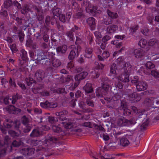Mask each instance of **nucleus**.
I'll return each instance as SVG.
<instances>
[{"mask_svg":"<svg viewBox=\"0 0 159 159\" xmlns=\"http://www.w3.org/2000/svg\"><path fill=\"white\" fill-rule=\"evenodd\" d=\"M57 140V139L55 137H50L47 140V142L46 143L43 144L42 145L39 146L37 148L36 150V152L42 151L48 152L49 153V154L48 156L52 155V152L53 150L50 148L49 146L48 147V144L47 143H48L49 142H54L56 141Z\"/></svg>","mask_w":159,"mask_h":159,"instance_id":"1","label":"nucleus"},{"mask_svg":"<svg viewBox=\"0 0 159 159\" xmlns=\"http://www.w3.org/2000/svg\"><path fill=\"white\" fill-rule=\"evenodd\" d=\"M21 144V142L20 141L16 140H14L12 143L11 145L13 147H19Z\"/></svg>","mask_w":159,"mask_h":159,"instance_id":"46","label":"nucleus"},{"mask_svg":"<svg viewBox=\"0 0 159 159\" xmlns=\"http://www.w3.org/2000/svg\"><path fill=\"white\" fill-rule=\"evenodd\" d=\"M85 56L88 58H91L92 56V49L90 48H87L85 50Z\"/></svg>","mask_w":159,"mask_h":159,"instance_id":"32","label":"nucleus"},{"mask_svg":"<svg viewBox=\"0 0 159 159\" xmlns=\"http://www.w3.org/2000/svg\"><path fill=\"white\" fill-rule=\"evenodd\" d=\"M123 115L125 116H129L131 114V111L128 108L123 110Z\"/></svg>","mask_w":159,"mask_h":159,"instance_id":"60","label":"nucleus"},{"mask_svg":"<svg viewBox=\"0 0 159 159\" xmlns=\"http://www.w3.org/2000/svg\"><path fill=\"white\" fill-rule=\"evenodd\" d=\"M55 53H53L52 52H48L47 53L46 55H44V56L45 57L46 55H47V57L48 59H49V60L50 59H51L53 58L54 56L55 55Z\"/></svg>","mask_w":159,"mask_h":159,"instance_id":"57","label":"nucleus"},{"mask_svg":"<svg viewBox=\"0 0 159 159\" xmlns=\"http://www.w3.org/2000/svg\"><path fill=\"white\" fill-rule=\"evenodd\" d=\"M17 131L12 130H10L8 131V134L12 137L16 138L19 137L21 133L20 130H17Z\"/></svg>","mask_w":159,"mask_h":159,"instance_id":"15","label":"nucleus"},{"mask_svg":"<svg viewBox=\"0 0 159 159\" xmlns=\"http://www.w3.org/2000/svg\"><path fill=\"white\" fill-rule=\"evenodd\" d=\"M67 49V46L65 44L59 46L56 48V50L58 54L60 52L62 54L65 53Z\"/></svg>","mask_w":159,"mask_h":159,"instance_id":"16","label":"nucleus"},{"mask_svg":"<svg viewBox=\"0 0 159 159\" xmlns=\"http://www.w3.org/2000/svg\"><path fill=\"white\" fill-rule=\"evenodd\" d=\"M103 23L106 25H109L112 23L111 19L109 17H106L103 20Z\"/></svg>","mask_w":159,"mask_h":159,"instance_id":"49","label":"nucleus"},{"mask_svg":"<svg viewBox=\"0 0 159 159\" xmlns=\"http://www.w3.org/2000/svg\"><path fill=\"white\" fill-rule=\"evenodd\" d=\"M86 22L91 30L94 29L95 27L96 23L95 19L93 17H90L86 20Z\"/></svg>","mask_w":159,"mask_h":159,"instance_id":"12","label":"nucleus"},{"mask_svg":"<svg viewBox=\"0 0 159 159\" xmlns=\"http://www.w3.org/2000/svg\"><path fill=\"white\" fill-rule=\"evenodd\" d=\"M75 30L74 28H72L70 30L67 31L66 33V35L69 38L70 40L71 41H73V37L74 34L73 33L75 32Z\"/></svg>","mask_w":159,"mask_h":159,"instance_id":"30","label":"nucleus"},{"mask_svg":"<svg viewBox=\"0 0 159 159\" xmlns=\"http://www.w3.org/2000/svg\"><path fill=\"white\" fill-rule=\"evenodd\" d=\"M149 123V119L147 118L143 122L142 125H141V129L142 130H145L146 127L148 126V125Z\"/></svg>","mask_w":159,"mask_h":159,"instance_id":"33","label":"nucleus"},{"mask_svg":"<svg viewBox=\"0 0 159 159\" xmlns=\"http://www.w3.org/2000/svg\"><path fill=\"white\" fill-rule=\"evenodd\" d=\"M41 107L44 108H54L57 107V104L56 102H49L47 101L44 102L40 103Z\"/></svg>","mask_w":159,"mask_h":159,"instance_id":"5","label":"nucleus"},{"mask_svg":"<svg viewBox=\"0 0 159 159\" xmlns=\"http://www.w3.org/2000/svg\"><path fill=\"white\" fill-rule=\"evenodd\" d=\"M13 4L15 7H16L18 10H20L21 9V4L18 1L15 0L13 2Z\"/></svg>","mask_w":159,"mask_h":159,"instance_id":"62","label":"nucleus"},{"mask_svg":"<svg viewBox=\"0 0 159 159\" xmlns=\"http://www.w3.org/2000/svg\"><path fill=\"white\" fill-rule=\"evenodd\" d=\"M38 51L39 52L37 54V57H36V60L39 62L44 57L42 55V54L43 53V50H39Z\"/></svg>","mask_w":159,"mask_h":159,"instance_id":"35","label":"nucleus"},{"mask_svg":"<svg viewBox=\"0 0 159 159\" xmlns=\"http://www.w3.org/2000/svg\"><path fill=\"white\" fill-rule=\"evenodd\" d=\"M19 61H20L19 64H20V71H23L26 66L25 64L26 63V60H19Z\"/></svg>","mask_w":159,"mask_h":159,"instance_id":"42","label":"nucleus"},{"mask_svg":"<svg viewBox=\"0 0 159 159\" xmlns=\"http://www.w3.org/2000/svg\"><path fill=\"white\" fill-rule=\"evenodd\" d=\"M79 106L83 112L86 108V105L85 103L83 101H81L79 103Z\"/></svg>","mask_w":159,"mask_h":159,"instance_id":"51","label":"nucleus"},{"mask_svg":"<svg viewBox=\"0 0 159 159\" xmlns=\"http://www.w3.org/2000/svg\"><path fill=\"white\" fill-rule=\"evenodd\" d=\"M21 122L24 125L29 124V121L28 118L24 116L21 118Z\"/></svg>","mask_w":159,"mask_h":159,"instance_id":"45","label":"nucleus"},{"mask_svg":"<svg viewBox=\"0 0 159 159\" xmlns=\"http://www.w3.org/2000/svg\"><path fill=\"white\" fill-rule=\"evenodd\" d=\"M102 85H107V86L110 87V81L107 78H103L102 79Z\"/></svg>","mask_w":159,"mask_h":159,"instance_id":"38","label":"nucleus"},{"mask_svg":"<svg viewBox=\"0 0 159 159\" xmlns=\"http://www.w3.org/2000/svg\"><path fill=\"white\" fill-rule=\"evenodd\" d=\"M22 98L21 95L17 93L15 95H14L12 96V103L14 104L19 99Z\"/></svg>","mask_w":159,"mask_h":159,"instance_id":"31","label":"nucleus"},{"mask_svg":"<svg viewBox=\"0 0 159 159\" xmlns=\"http://www.w3.org/2000/svg\"><path fill=\"white\" fill-rule=\"evenodd\" d=\"M70 48L72 49L71 51L75 52L77 57L79 55V53L81 50V48L80 45H78L75 46L74 45H72L70 46Z\"/></svg>","mask_w":159,"mask_h":159,"instance_id":"17","label":"nucleus"},{"mask_svg":"<svg viewBox=\"0 0 159 159\" xmlns=\"http://www.w3.org/2000/svg\"><path fill=\"white\" fill-rule=\"evenodd\" d=\"M20 56L21 58L23 60H26L28 59L27 52L24 49H22L21 51Z\"/></svg>","mask_w":159,"mask_h":159,"instance_id":"29","label":"nucleus"},{"mask_svg":"<svg viewBox=\"0 0 159 159\" xmlns=\"http://www.w3.org/2000/svg\"><path fill=\"white\" fill-rule=\"evenodd\" d=\"M45 77V73L43 70H39L36 72L35 77L39 81H40L42 80Z\"/></svg>","mask_w":159,"mask_h":159,"instance_id":"8","label":"nucleus"},{"mask_svg":"<svg viewBox=\"0 0 159 159\" xmlns=\"http://www.w3.org/2000/svg\"><path fill=\"white\" fill-rule=\"evenodd\" d=\"M107 13L109 16L112 18L116 19L117 18L118 16L117 13L112 12L109 10H107Z\"/></svg>","mask_w":159,"mask_h":159,"instance_id":"40","label":"nucleus"},{"mask_svg":"<svg viewBox=\"0 0 159 159\" xmlns=\"http://www.w3.org/2000/svg\"><path fill=\"white\" fill-rule=\"evenodd\" d=\"M49 37L47 33L44 32L43 33V39L44 41L46 42L47 43L49 40Z\"/></svg>","mask_w":159,"mask_h":159,"instance_id":"64","label":"nucleus"},{"mask_svg":"<svg viewBox=\"0 0 159 159\" xmlns=\"http://www.w3.org/2000/svg\"><path fill=\"white\" fill-rule=\"evenodd\" d=\"M25 81H26L27 84L28 86H30L32 84L35 83L36 82L35 80L30 77L26 78Z\"/></svg>","mask_w":159,"mask_h":159,"instance_id":"39","label":"nucleus"},{"mask_svg":"<svg viewBox=\"0 0 159 159\" xmlns=\"http://www.w3.org/2000/svg\"><path fill=\"white\" fill-rule=\"evenodd\" d=\"M52 10L53 15L57 17L61 13V9L56 7H54L52 9Z\"/></svg>","mask_w":159,"mask_h":159,"instance_id":"26","label":"nucleus"},{"mask_svg":"<svg viewBox=\"0 0 159 159\" xmlns=\"http://www.w3.org/2000/svg\"><path fill=\"white\" fill-rule=\"evenodd\" d=\"M40 46L42 49V50H43V54L45 55L49 49L48 44L45 42H42L40 43Z\"/></svg>","mask_w":159,"mask_h":159,"instance_id":"22","label":"nucleus"},{"mask_svg":"<svg viewBox=\"0 0 159 159\" xmlns=\"http://www.w3.org/2000/svg\"><path fill=\"white\" fill-rule=\"evenodd\" d=\"M154 103V98L151 97L146 98L143 102V104L147 107H156L154 106H155Z\"/></svg>","mask_w":159,"mask_h":159,"instance_id":"6","label":"nucleus"},{"mask_svg":"<svg viewBox=\"0 0 159 159\" xmlns=\"http://www.w3.org/2000/svg\"><path fill=\"white\" fill-rule=\"evenodd\" d=\"M136 123V120L134 118H132L129 120L127 119V126H129L131 125H134Z\"/></svg>","mask_w":159,"mask_h":159,"instance_id":"47","label":"nucleus"},{"mask_svg":"<svg viewBox=\"0 0 159 159\" xmlns=\"http://www.w3.org/2000/svg\"><path fill=\"white\" fill-rule=\"evenodd\" d=\"M147 42L146 40L141 39L139 43V45L142 48L144 47L147 44Z\"/></svg>","mask_w":159,"mask_h":159,"instance_id":"53","label":"nucleus"},{"mask_svg":"<svg viewBox=\"0 0 159 159\" xmlns=\"http://www.w3.org/2000/svg\"><path fill=\"white\" fill-rule=\"evenodd\" d=\"M9 109L10 110L9 112L11 113L15 114H18L20 113L21 111L20 109L16 108L15 106L12 105H10Z\"/></svg>","mask_w":159,"mask_h":159,"instance_id":"18","label":"nucleus"},{"mask_svg":"<svg viewBox=\"0 0 159 159\" xmlns=\"http://www.w3.org/2000/svg\"><path fill=\"white\" fill-rule=\"evenodd\" d=\"M48 119V121L51 124L55 123L57 122L58 120L57 118H55L52 116H49Z\"/></svg>","mask_w":159,"mask_h":159,"instance_id":"52","label":"nucleus"},{"mask_svg":"<svg viewBox=\"0 0 159 159\" xmlns=\"http://www.w3.org/2000/svg\"><path fill=\"white\" fill-rule=\"evenodd\" d=\"M137 90L138 91H141L147 89L148 85L146 82L140 81L135 85Z\"/></svg>","mask_w":159,"mask_h":159,"instance_id":"7","label":"nucleus"},{"mask_svg":"<svg viewBox=\"0 0 159 159\" xmlns=\"http://www.w3.org/2000/svg\"><path fill=\"white\" fill-rule=\"evenodd\" d=\"M120 108H121L123 110L127 108V104L126 102L123 100L121 101Z\"/></svg>","mask_w":159,"mask_h":159,"instance_id":"58","label":"nucleus"},{"mask_svg":"<svg viewBox=\"0 0 159 159\" xmlns=\"http://www.w3.org/2000/svg\"><path fill=\"white\" fill-rule=\"evenodd\" d=\"M145 66L146 68L149 69H151L155 67L154 64L151 61H148L145 64Z\"/></svg>","mask_w":159,"mask_h":159,"instance_id":"48","label":"nucleus"},{"mask_svg":"<svg viewBox=\"0 0 159 159\" xmlns=\"http://www.w3.org/2000/svg\"><path fill=\"white\" fill-rule=\"evenodd\" d=\"M117 90L116 87H113L111 89V91L114 95L117 96L118 98H120L123 95V92L121 89H119L116 92Z\"/></svg>","mask_w":159,"mask_h":159,"instance_id":"21","label":"nucleus"},{"mask_svg":"<svg viewBox=\"0 0 159 159\" xmlns=\"http://www.w3.org/2000/svg\"><path fill=\"white\" fill-rule=\"evenodd\" d=\"M59 16V20L63 23H65L67 21L66 16L64 14H61Z\"/></svg>","mask_w":159,"mask_h":159,"instance_id":"55","label":"nucleus"},{"mask_svg":"<svg viewBox=\"0 0 159 159\" xmlns=\"http://www.w3.org/2000/svg\"><path fill=\"white\" fill-rule=\"evenodd\" d=\"M20 10L21 13L23 15H27L31 11L30 9L27 5H25L21 7V9Z\"/></svg>","mask_w":159,"mask_h":159,"instance_id":"24","label":"nucleus"},{"mask_svg":"<svg viewBox=\"0 0 159 159\" xmlns=\"http://www.w3.org/2000/svg\"><path fill=\"white\" fill-rule=\"evenodd\" d=\"M61 64L60 61L57 59H54L52 61V65L54 67H58Z\"/></svg>","mask_w":159,"mask_h":159,"instance_id":"36","label":"nucleus"},{"mask_svg":"<svg viewBox=\"0 0 159 159\" xmlns=\"http://www.w3.org/2000/svg\"><path fill=\"white\" fill-rule=\"evenodd\" d=\"M129 75L123 73L119 77V80L124 83L128 82L129 81Z\"/></svg>","mask_w":159,"mask_h":159,"instance_id":"14","label":"nucleus"},{"mask_svg":"<svg viewBox=\"0 0 159 159\" xmlns=\"http://www.w3.org/2000/svg\"><path fill=\"white\" fill-rule=\"evenodd\" d=\"M28 148H25L21 149L20 150V152L21 153L25 156L28 155Z\"/></svg>","mask_w":159,"mask_h":159,"instance_id":"54","label":"nucleus"},{"mask_svg":"<svg viewBox=\"0 0 159 159\" xmlns=\"http://www.w3.org/2000/svg\"><path fill=\"white\" fill-rule=\"evenodd\" d=\"M97 9V8L96 6L90 5L86 8V11L89 13H95Z\"/></svg>","mask_w":159,"mask_h":159,"instance_id":"25","label":"nucleus"},{"mask_svg":"<svg viewBox=\"0 0 159 159\" xmlns=\"http://www.w3.org/2000/svg\"><path fill=\"white\" fill-rule=\"evenodd\" d=\"M149 49L146 50L140 48L135 49L134 50L133 53L136 58H139L143 57L145 55L146 52Z\"/></svg>","mask_w":159,"mask_h":159,"instance_id":"4","label":"nucleus"},{"mask_svg":"<svg viewBox=\"0 0 159 159\" xmlns=\"http://www.w3.org/2000/svg\"><path fill=\"white\" fill-rule=\"evenodd\" d=\"M32 127V125L30 124L24 125L22 128L23 132L24 133H28L31 130Z\"/></svg>","mask_w":159,"mask_h":159,"instance_id":"28","label":"nucleus"},{"mask_svg":"<svg viewBox=\"0 0 159 159\" xmlns=\"http://www.w3.org/2000/svg\"><path fill=\"white\" fill-rule=\"evenodd\" d=\"M18 34V37L20 43H22L24 40V37L25 35L23 31H20L17 33Z\"/></svg>","mask_w":159,"mask_h":159,"instance_id":"41","label":"nucleus"},{"mask_svg":"<svg viewBox=\"0 0 159 159\" xmlns=\"http://www.w3.org/2000/svg\"><path fill=\"white\" fill-rule=\"evenodd\" d=\"M76 41L75 42V44L76 45H77L81 43L82 42V36H80L79 37L76 36Z\"/></svg>","mask_w":159,"mask_h":159,"instance_id":"63","label":"nucleus"},{"mask_svg":"<svg viewBox=\"0 0 159 159\" xmlns=\"http://www.w3.org/2000/svg\"><path fill=\"white\" fill-rule=\"evenodd\" d=\"M5 121L7 123H5V127L7 129H10L13 127L16 130H20L19 128L21 123L20 121L17 120H16L13 121L9 119H6Z\"/></svg>","mask_w":159,"mask_h":159,"instance_id":"2","label":"nucleus"},{"mask_svg":"<svg viewBox=\"0 0 159 159\" xmlns=\"http://www.w3.org/2000/svg\"><path fill=\"white\" fill-rule=\"evenodd\" d=\"M39 62L40 64L46 66H48L50 64V61L49 59L45 57Z\"/></svg>","mask_w":159,"mask_h":159,"instance_id":"34","label":"nucleus"},{"mask_svg":"<svg viewBox=\"0 0 159 159\" xmlns=\"http://www.w3.org/2000/svg\"><path fill=\"white\" fill-rule=\"evenodd\" d=\"M42 135V132L39 128L34 129L30 134V136L32 138L39 137Z\"/></svg>","mask_w":159,"mask_h":159,"instance_id":"10","label":"nucleus"},{"mask_svg":"<svg viewBox=\"0 0 159 159\" xmlns=\"http://www.w3.org/2000/svg\"><path fill=\"white\" fill-rule=\"evenodd\" d=\"M118 29V27L116 25L109 26L107 29V32L109 34L115 33Z\"/></svg>","mask_w":159,"mask_h":159,"instance_id":"20","label":"nucleus"},{"mask_svg":"<svg viewBox=\"0 0 159 159\" xmlns=\"http://www.w3.org/2000/svg\"><path fill=\"white\" fill-rule=\"evenodd\" d=\"M52 129L53 132L55 133H59L62 131L61 127L57 125H52Z\"/></svg>","mask_w":159,"mask_h":159,"instance_id":"37","label":"nucleus"},{"mask_svg":"<svg viewBox=\"0 0 159 159\" xmlns=\"http://www.w3.org/2000/svg\"><path fill=\"white\" fill-rule=\"evenodd\" d=\"M151 75L155 77L159 78V70H152L151 72Z\"/></svg>","mask_w":159,"mask_h":159,"instance_id":"50","label":"nucleus"},{"mask_svg":"<svg viewBox=\"0 0 159 159\" xmlns=\"http://www.w3.org/2000/svg\"><path fill=\"white\" fill-rule=\"evenodd\" d=\"M29 54L31 60L33 61L36 60V57L35 54L34 53L33 51L30 50L29 51Z\"/></svg>","mask_w":159,"mask_h":159,"instance_id":"56","label":"nucleus"},{"mask_svg":"<svg viewBox=\"0 0 159 159\" xmlns=\"http://www.w3.org/2000/svg\"><path fill=\"white\" fill-rule=\"evenodd\" d=\"M129 142L128 139L125 138H122L120 140V144L123 147H125L128 145Z\"/></svg>","mask_w":159,"mask_h":159,"instance_id":"27","label":"nucleus"},{"mask_svg":"<svg viewBox=\"0 0 159 159\" xmlns=\"http://www.w3.org/2000/svg\"><path fill=\"white\" fill-rule=\"evenodd\" d=\"M126 97L128 100L134 102H138L140 100L139 97H138L137 93L135 92H134L132 94L128 95Z\"/></svg>","mask_w":159,"mask_h":159,"instance_id":"9","label":"nucleus"},{"mask_svg":"<svg viewBox=\"0 0 159 159\" xmlns=\"http://www.w3.org/2000/svg\"><path fill=\"white\" fill-rule=\"evenodd\" d=\"M83 89L85 93H92L93 91L92 84L89 83H87L83 87Z\"/></svg>","mask_w":159,"mask_h":159,"instance_id":"19","label":"nucleus"},{"mask_svg":"<svg viewBox=\"0 0 159 159\" xmlns=\"http://www.w3.org/2000/svg\"><path fill=\"white\" fill-rule=\"evenodd\" d=\"M131 109L135 113L139 114L140 113V115H143V112H141V111L140 110H139L137 109L136 107L134 106H131Z\"/></svg>","mask_w":159,"mask_h":159,"instance_id":"61","label":"nucleus"},{"mask_svg":"<svg viewBox=\"0 0 159 159\" xmlns=\"http://www.w3.org/2000/svg\"><path fill=\"white\" fill-rule=\"evenodd\" d=\"M13 2L12 0H6L4 2V7L7 8L12 6L13 4Z\"/></svg>","mask_w":159,"mask_h":159,"instance_id":"43","label":"nucleus"},{"mask_svg":"<svg viewBox=\"0 0 159 159\" xmlns=\"http://www.w3.org/2000/svg\"><path fill=\"white\" fill-rule=\"evenodd\" d=\"M116 64L113 63L111 66L110 68V72L112 74H115L116 72Z\"/></svg>","mask_w":159,"mask_h":159,"instance_id":"59","label":"nucleus"},{"mask_svg":"<svg viewBox=\"0 0 159 159\" xmlns=\"http://www.w3.org/2000/svg\"><path fill=\"white\" fill-rule=\"evenodd\" d=\"M76 56L77 55L75 52L71 50L68 55V58L70 60H72L75 59Z\"/></svg>","mask_w":159,"mask_h":159,"instance_id":"44","label":"nucleus"},{"mask_svg":"<svg viewBox=\"0 0 159 159\" xmlns=\"http://www.w3.org/2000/svg\"><path fill=\"white\" fill-rule=\"evenodd\" d=\"M88 73L87 72L83 71L77 75H76L75 76V81L80 80L84 79L88 75Z\"/></svg>","mask_w":159,"mask_h":159,"instance_id":"11","label":"nucleus"},{"mask_svg":"<svg viewBox=\"0 0 159 159\" xmlns=\"http://www.w3.org/2000/svg\"><path fill=\"white\" fill-rule=\"evenodd\" d=\"M107 85H102L101 87H99L96 89V96L98 98L102 97L106 95L108 91L109 87H107Z\"/></svg>","mask_w":159,"mask_h":159,"instance_id":"3","label":"nucleus"},{"mask_svg":"<svg viewBox=\"0 0 159 159\" xmlns=\"http://www.w3.org/2000/svg\"><path fill=\"white\" fill-rule=\"evenodd\" d=\"M43 5L45 6V7H48L46 9L47 10H49V7L51 8L53 7H56V3L55 2H53L52 1H50L49 2H48L47 0H46L45 1L44 0L43 1Z\"/></svg>","mask_w":159,"mask_h":159,"instance_id":"23","label":"nucleus"},{"mask_svg":"<svg viewBox=\"0 0 159 159\" xmlns=\"http://www.w3.org/2000/svg\"><path fill=\"white\" fill-rule=\"evenodd\" d=\"M124 73L129 75L131 72L132 68V66L129 62H126L124 66Z\"/></svg>","mask_w":159,"mask_h":159,"instance_id":"13","label":"nucleus"}]
</instances>
